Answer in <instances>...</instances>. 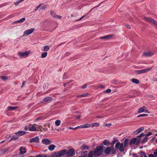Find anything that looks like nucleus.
Listing matches in <instances>:
<instances>
[{
    "label": "nucleus",
    "instance_id": "1",
    "mask_svg": "<svg viewBox=\"0 0 157 157\" xmlns=\"http://www.w3.org/2000/svg\"><path fill=\"white\" fill-rule=\"evenodd\" d=\"M103 148L101 146H98L88 154V157L99 156L103 153Z\"/></svg>",
    "mask_w": 157,
    "mask_h": 157
},
{
    "label": "nucleus",
    "instance_id": "2",
    "mask_svg": "<svg viewBox=\"0 0 157 157\" xmlns=\"http://www.w3.org/2000/svg\"><path fill=\"white\" fill-rule=\"evenodd\" d=\"M144 135V134L142 133L140 135L137 136V138H133L130 140L129 144L131 145L133 144H136V145L139 144L141 138L143 137Z\"/></svg>",
    "mask_w": 157,
    "mask_h": 157
},
{
    "label": "nucleus",
    "instance_id": "3",
    "mask_svg": "<svg viewBox=\"0 0 157 157\" xmlns=\"http://www.w3.org/2000/svg\"><path fill=\"white\" fill-rule=\"evenodd\" d=\"M115 152L116 149L114 148L113 146L107 147L104 151V153L107 155H109L110 153L114 154Z\"/></svg>",
    "mask_w": 157,
    "mask_h": 157
},
{
    "label": "nucleus",
    "instance_id": "4",
    "mask_svg": "<svg viewBox=\"0 0 157 157\" xmlns=\"http://www.w3.org/2000/svg\"><path fill=\"white\" fill-rule=\"evenodd\" d=\"M65 152L63 150V149L59 151H58L52 153L51 154L52 157H60L61 156L64 155V153Z\"/></svg>",
    "mask_w": 157,
    "mask_h": 157
},
{
    "label": "nucleus",
    "instance_id": "5",
    "mask_svg": "<svg viewBox=\"0 0 157 157\" xmlns=\"http://www.w3.org/2000/svg\"><path fill=\"white\" fill-rule=\"evenodd\" d=\"M152 67H153L150 68H146L141 70H136L134 71V72L136 75H139L144 73L151 70Z\"/></svg>",
    "mask_w": 157,
    "mask_h": 157
},
{
    "label": "nucleus",
    "instance_id": "6",
    "mask_svg": "<svg viewBox=\"0 0 157 157\" xmlns=\"http://www.w3.org/2000/svg\"><path fill=\"white\" fill-rule=\"evenodd\" d=\"M65 152V153H64V155H67L68 156L71 157L75 155V151L73 149H70L69 150L67 151L66 149H63Z\"/></svg>",
    "mask_w": 157,
    "mask_h": 157
},
{
    "label": "nucleus",
    "instance_id": "7",
    "mask_svg": "<svg viewBox=\"0 0 157 157\" xmlns=\"http://www.w3.org/2000/svg\"><path fill=\"white\" fill-rule=\"evenodd\" d=\"M144 19L145 21H147L151 24H153L157 27V21L151 18H147L145 17Z\"/></svg>",
    "mask_w": 157,
    "mask_h": 157
},
{
    "label": "nucleus",
    "instance_id": "8",
    "mask_svg": "<svg viewBox=\"0 0 157 157\" xmlns=\"http://www.w3.org/2000/svg\"><path fill=\"white\" fill-rule=\"evenodd\" d=\"M30 52L29 51H26L24 52H18V55L21 57H26L29 54Z\"/></svg>",
    "mask_w": 157,
    "mask_h": 157
},
{
    "label": "nucleus",
    "instance_id": "9",
    "mask_svg": "<svg viewBox=\"0 0 157 157\" xmlns=\"http://www.w3.org/2000/svg\"><path fill=\"white\" fill-rule=\"evenodd\" d=\"M34 28H32L29 29L27 30L24 32L23 35L25 36H28L29 35L32 33L34 31Z\"/></svg>",
    "mask_w": 157,
    "mask_h": 157
},
{
    "label": "nucleus",
    "instance_id": "10",
    "mask_svg": "<svg viewBox=\"0 0 157 157\" xmlns=\"http://www.w3.org/2000/svg\"><path fill=\"white\" fill-rule=\"evenodd\" d=\"M42 143L44 144L45 145H48L51 143L50 140L47 138L43 139L42 141Z\"/></svg>",
    "mask_w": 157,
    "mask_h": 157
},
{
    "label": "nucleus",
    "instance_id": "11",
    "mask_svg": "<svg viewBox=\"0 0 157 157\" xmlns=\"http://www.w3.org/2000/svg\"><path fill=\"white\" fill-rule=\"evenodd\" d=\"M29 142L30 143H39V137L37 136H36L34 138H31L29 140Z\"/></svg>",
    "mask_w": 157,
    "mask_h": 157
},
{
    "label": "nucleus",
    "instance_id": "12",
    "mask_svg": "<svg viewBox=\"0 0 157 157\" xmlns=\"http://www.w3.org/2000/svg\"><path fill=\"white\" fill-rule=\"evenodd\" d=\"M154 53L152 51L145 52L143 53V56L150 57L154 55Z\"/></svg>",
    "mask_w": 157,
    "mask_h": 157
},
{
    "label": "nucleus",
    "instance_id": "13",
    "mask_svg": "<svg viewBox=\"0 0 157 157\" xmlns=\"http://www.w3.org/2000/svg\"><path fill=\"white\" fill-rule=\"evenodd\" d=\"M145 113H148L147 111V108L145 106H143L140 108L138 110V113H142V112Z\"/></svg>",
    "mask_w": 157,
    "mask_h": 157
},
{
    "label": "nucleus",
    "instance_id": "14",
    "mask_svg": "<svg viewBox=\"0 0 157 157\" xmlns=\"http://www.w3.org/2000/svg\"><path fill=\"white\" fill-rule=\"evenodd\" d=\"M29 130L31 131H36V127L33 125L31 124H29Z\"/></svg>",
    "mask_w": 157,
    "mask_h": 157
},
{
    "label": "nucleus",
    "instance_id": "15",
    "mask_svg": "<svg viewBox=\"0 0 157 157\" xmlns=\"http://www.w3.org/2000/svg\"><path fill=\"white\" fill-rule=\"evenodd\" d=\"M144 128L143 127L140 128L134 132V134L136 135H137L140 133L141 132L143 131L144 130Z\"/></svg>",
    "mask_w": 157,
    "mask_h": 157
},
{
    "label": "nucleus",
    "instance_id": "16",
    "mask_svg": "<svg viewBox=\"0 0 157 157\" xmlns=\"http://www.w3.org/2000/svg\"><path fill=\"white\" fill-rule=\"evenodd\" d=\"M19 151H20V154L21 155H23L26 153V149L25 147H21L19 148Z\"/></svg>",
    "mask_w": 157,
    "mask_h": 157
},
{
    "label": "nucleus",
    "instance_id": "17",
    "mask_svg": "<svg viewBox=\"0 0 157 157\" xmlns=\"http://www.w3.org/2000/svg\"><path fill=\"white\" fill-rule=\"evenodd\" d=\"M25 133V132L24 131H19L15 133L16 135L18 136L23 135Z\"/></svg>",
    "mask_w": 157,
    "mask_h": 157
},
{
    "label": "nucleus",
    "instance_id": "18",
    "mask_svg": "<svg viewBox=\"0 0 157 157\" xmlns=\"http://www.w3.org/2000/svg\"><path fill=\"white\" fill-rule=\"evenodd\" d=\"M52 98L50 97H47L45 98L44 99V101L46 103H49L52 101Z\"/></svg>",
    "mask_w": 157,
    "mask_h": 157
},
{
    "label": "nucleus",
    "instance_id": "19",
    "mask_svg": "<svg viewBox=\"0 0 157 157\" xmlns=\"http://www.w3.org/2000/svg\"><path fill=\"white\" fill-rule=\"evenodd\" d=\"M112 36L111 35H109L106 36H101L98 38L99 39H110L111 36Z\"/></svg>",
    "mask_w": 157,
    "mask_h": 157
},
{
    "label": "nucleus",
    "instance_id": "20",
    "mask_svg": "<svg viewBox=\"0 0 157 157\" xmlns=\"http://www.w3.org/2000/svg\"><path fill=\"white\" fill-rule=\"evenodd\" d=\"M56 146L54 144H51L48 147V149L50 151H53L54 150Z\"/></svg>",
    "mask_w": 157,
    "mask_h": 157
},
{
    "label": "nucleus",
    "instance_id": "21",
    "mask_svg": "<svg viewBox=\"0 0 157 157\" xmlns=\"http://www.w3.org/2000/svg\"><path fill=\"white\" fill-rule=\"evenodd\" d=\"M89 147L86 144L82 145L80 148V149L82 150H85L88 149Z\"/></svg>",
    "mask_w": 157,
    "mask_h": 157
},
{
    "label": "nucleus",
    "instance_id": "22",
    "mask_svg": "<svg viewBox=\"0 0 157 157\" xmlns=\"http://www.w3.org/2000/svg\"><path fill=\"white\" fill-rule=\"evenodd\" d=\"M18 108L17 106H9L7 108V109L8 111H11V110H14Z\"/></svg>",
    "mask_w": 157,
    "mask_h": 157
},
{
    "label": "nucleus",
    "instance_id": "23",
    "mask_svg": "<svg viewBox=\"0 0 157 157\" xmlns=\"http://www.w3.org/2000/svg\"><path fill=\"white\" fill-rule=\"evenodd\" d=\"M79 127V128H89L90 127V125L88 124H83L82 125H80Z\"/></svg>",
    "mask_w": 157,
    "mask_h": 157
},
{
    "label": "nucleus",
    "instance_id": "24",
    "mask_svg": "<svg viewBox=\"0 0 157 157\" xmlns=\"http://www.w3.org/2000/svg\"><path fill=\"white\" fill-rule=\"evenodd\" d=\"M126 147L122 143H121V145L120 146L119 150L120 151H123L124 150V148Z\"/></svg>",
    "mask_w": 157,
    "mask_h": 157
},
{
    "label": "nucleus",
    "instance_id": "25",
    "mask_svg": "<svg viewBox=\"0 0 157 157\" xmlns=\"http://www.w3.org/2000/svg\"><path fill=\"white\" fill-rule=\"evenodd\" d=\"M25 20V17H23L19 20L14 21L13 22V23H22V22H23Z\"/></svg>",
    "mask_w": 157,
    "mask_h": 157
},
{
    "label": "nucleus",
    "instance_id": "26",
    "mask_svg": "<svg viewBox=\"0 0 157 157\" xmlns=\"http://www.w3.org/2000/svg\"><path fill=\"white\" fill-rule=\"evenodd\" d=\"M143 138L142 140L141 141V143H145L147 142L148 140V137L146 136Z\"/></svg>",
    "mask_w": 157,
    "mask_h": 157
},
{
    "label": "nucleus",
    "instance_id": "27",
    "mask_svg": "<svg viewBox=\"0 0 157 157\" xmlns=\"http://www.w3.org/2000/svg\"><path fill=\"white\" fill-rule=\"evenodd\" d=\"M104 144L106 146H109L110 145V142L107 140H105L103 142Z\"/></svg>",
    "mask_w": 157,
    "mask_h": 157
},
{
    "label": "nucleus",
    "instance_id": "28",
    "mask_svg": "<svg viewBox=\"0 0 157 157\" xmlns=\"http://www.w3.org/2000/svg\"><path fill=\"white\" fill-rule=\"evenodd\" d=\"M128 141L129 139L128 138H126L125 139V140L124 141V142L122 143L124 145V146L126 147L127 144L128 142Z\"/></svg>",
    "mask_w": 157,
    "mask_h": 157
},
{
    "label": "nucleus",
    "instance_id": "29",
    "mask_svg": "<svg viewBox=\"0 0 157 157\" xmlns=\"http://www.w3.org/2000/svg\"><path fill=\"white\" fill-rule=\"evenodd\" d=\"M132 82L136 84H138L139 83V81L136 79L133 78L131 80Z\"/></svg>",
    "mask_w": 157,
    "mask_h": 157
},
{
    "label": "nucleus",
    "instance_id": "30",
    "mask_svg": "<svg viewBox=\"0 0 157 157\" xmlns=\"http://www.w3.org/2000/svg\"><path fill=\"white\" fill-rule=\"evenodd\" d=\"M50 14L53 17L56 18V15L55 12L53 11H52L50 12Z\"/></svg>",
    "mask_w": 157,
    "mask_h": 157
},
{
    "label": "nucleus",
    "instance_id": "31",
    "mask_svg": "<svg viewBox=\"0 0 157 157\" xmlns=\"http://www.w3.org/2000/svg\"><path fill=\"white\" fill-rule=\"evenodd\" d=\"M121 143L120 142L117 143H116V144H115V148L117 149H119V148L120 147V146L121 145Z\"/></svg>",
    "mask_w": 157,
    "mask_h": 157
},
{
    "label": "nucleus",
    "instance_id": "32",
    "mask_svg": "<svg viewBox=\"0 0 157 157\" xmlns=\"http://www.w3.org/2000/svg\"><path fill=\"white\" fill-rule=\"evenodd\" d=\"M140 155L141 156L140 157H147V156L146 155L145 153L143 151H140Z\"/></svg>",
    "mask_w": 157,
    "mask_h": 157
},
{
    "label": "nucleus",
    "instance_id": "33",
    "mask_svg": "<svg viewBox=\"0 0 157 157\" xmlns=\"http://www.w3.org/2000/svg\"><path fill=\"white\" fill-rule=\"evenodd\" d=\"M47 55V52H44L42 53L41 57L42 58H45Z\"/></svg>",
    "mask_w": 157,
    "mask_h": 157
},
{
    "label": "nucleus",
    "instance_id": "34",
    "mask_svg": "<svg viewBox=\"0 0 157 157\" xmlns=\"http://www.w3.org/2000/svg\"><path fill=\"white\" fill-rule=\"evenodd\" d=\"M49 49V46L48 45H46L44 46L43 51H47Z\"/></svg>",
    "mask_w": 157,
    "mask_h": 157
},
{
    "label": "nucleus",
    "instance_id": "35",
    "mask_svg": "<svg viewBox=\"0 0 157 157\" xmlns=\"http://www.w3.org/2000/svg\"><path fill=\"white\" fill-rule=\"evenodd\" d=\"M61 123V121L59 120H57L55 122V124L56 125L59 126L60 125Z\"/></svg>",
    "mask_w": 157,
    "mask_h": 157
},
{
    "label": "nucleus",
    "instance_id": "36",
    "mask_svg": "<svg viewBox=\"0 0 157 157\" xmlns=\"http://www.w3.org/2000/svg\"><path fill=\"white\" fill-rule=\"evenodd\" d=\"M118 141V140L116 138H114L113 140L111 142V144H113V145L114 144L116 143Z\"/></svg>",
    "mask_w": 157,
    "mask_h": 157
},
{
    "label": "nucleus",
    "instance_id": "37",
    "mask_svg": "<svg viewBox=\"0 0 157 157\" xmlns=\"http://www.w3.org/2000/svg\"><path fill=\"white\" fill-rule=\"evenodd\" d=\"M100 124L98 123H94L92 124V127H94V126H99Z\"/></svg>",
    "mask_w": 157,
    "mask_h": 157
},
{
    "label": "nucleus",
    "instance_id": "38",
    "mask_svg": "<svg viewBox=\"0 0 157 157\" xmlns=\"http://www.w3.org/2000/svg\"><path fill=\"white\" fill-rule=\"evenodd\" d=\"M35 157H47V156L44 154H42L36 155Z\"/></svg>",
    "mask_w": 157,
    "mask_h": 157
},
{
    "label": "nucleus",
    "instance_id": "39",
    "mask_svg": "<svg viewBox=\"0 0 157 157\" xmlns=\"http://www.w3.org/2000/svg\"><path fill=\"white\" fill-rule=\"evenodd\" d=\"M18 136H13V137L10 140V141H11L12 140H16L18 138Z\"/></svg>",
    "mask_w": 157,
    "mask_h": 157
},
{
    "label": "nucleus",
    "instance_id": "40",
    "mask_svg": "<svg viewBox=\"0 0 157 157\" xmlns=\"http://www.w3.org/2000/svg\"><path fill=\"white\" fill-rule=\"evenodd\" d=\"M1 78L2 80L5 81L7 79L8 77L7 76H2L1 77Z\"/></svg>",
    "mask_w": 157,
    "mask_h": 157
},
{
    "label": "nucleus",
    "instance_id": "41",
    "mask_svg": "<svg viewBox=\"0 0 157 157\" xmlns=\"http://www.w3.org/2000/svg\"><path fill=\"white\" fill-rule=\"evenodd\" d=\"M148 116V114H140L137 116V117H145Z\"/></svg>",
    "mask_w": 157,
    "mask_h": 157
},
{
    "label": "nucleus",
    "instance_id": "42",
    "mask_svg": "<svg viewBox=\"0 0 157 157\" xmlns=\"http://www.w3.org/2000/svg\"><path fill=\"white\" fill-rule=\"evenodd\" d=\"M21 2L20 0H19L18 1H17L16 2H14V4L16 6L18 5L20 3H21Z\"/></svg>",
    "mask_w": 157,
    "mask_h": 157
},
{
    "label": "nucleus",
    "instance_id": "43",
    "mask_svg": "<svg viewBox=\"0 0 157 157\" xmlns=\"http://www.w3.org/2000/svg\"><path fill=\"white\" fill-rule=\"evenodd\" d=\"M111 90L110 89H108L104 91V92L106 93H110L111 92Z\"/></svg>",
    "mask_w": 157,
    "mask_h": 157
},
{
    "label": "nucleus",
    "instance_id": "44",
    "mask_svg": "<svg viewBox=\"0 0 157 157\" xmlns=\"http://www.w3.org/2000/svg\"><path fill=\"white\" fill-rule=\"evenodd\" d=\"M152 134V133L151 132H149L146 134H144V136H146L147 137V136H149L151 135Z\"/></svg>",
    "mask_w": 157,
    "mask_h": 157
},
{
    "label": "nucleus",
    "instance_id": "45",
    "mask_svg": "<svg viewBox=\"0 0 157 157\" xmlns=\"http://www.w3.org/2000/svg\"><path fill=\"white\" fill-rule=\"evenodd\" d=\"M148 156L149 157H157V156H156L155 155H154V154H150L148 155Z\"/></svg>",
    "mask_w": 157,
    "mask_h": 157
},
{
    "label": "nucleus",
    "instance_id": "46",
    "mask_svg": "<svg viewBox=\"0 0 157 157\" xmlns=\"http://www.w3.org/2000/svg\"><path fill=\"white\" fill-rule=\"evenodd\" d=\"M41 5H42V4H40L39 6H37L36 7L35 9V11H36L40 7Z\"/></svg>",
    "mask_w": 157,
    "mask_h": 157
},
{
    "label": "nucleus",
    "instance_id": "47",
    "mask_svg": "<svg viewBox=\"0 0 157 157\" xmlns=\"http://www.w3.org/2000/svg\"><path fill=\"white\" fill-rule=\"evenodd\" d=\"M79 128V127L78 126V127H76L75 128H72L71 127H69L68 128H69V129H70L75 130V129H77V128Z\"/></svg>",
    "mask_w": 157,
    "mask_h": 157
},
{
    "label": "nucleus",
    "instance_id": "48",
    "mask_svg": "<svg viewBox=\"0 0 157 157\" xmlns=\"http://www.w3.org/2000/svg\"><path fill=\"white\" fill-rule=\"evenodd\" d=\"M88 94L87 93H85L81 94L82 97H85L87 96L88 95Z\"/></svg>",
    "mask_w": 157,
    "mask_h": 157
},
{
    "label": "nucleus",
    "instance_id": "49",
    "mask_svg": "<svg viewBox=\"0 0 157 157\" xmlns=\"http://www.w3.org/2000/svg\"><path fill=\"white\" fill-rule=\"evenodd\" d=\"M78 157H88V154L84 155L83 156H78Z\"/></svg>",
    "mask_w": 157,
    "mask_h": 157
},
{
    "label": "nucleus",
    "instance_id": "50",
    "mask_svg": "<svg viewBox=\"0 0 157 157\" xmlns=\"http://www.w3.org/2000/svg\"><path fill=\"white\" fill-rule=\"evenodd\" d=\"M87 151H83L81 152V155L82 154H85L87 153Z\"/></svg>",
    "mask_w": 157,
    "mask_h": 157
},
{
    "label": "nucleus",
    "instance_id": "51",
    "mask_svg": "<svg viewBox=\"0 0 157 157\" xmlns=\"http://www.w3.org/2000/svg\"><path fill=\"white\" fill-rule=\"evenodd\" d=\"M152 80L154 82L157 81V78L155 77H153Z\"/></svg>",
    "mask_w": 157,
    "mask_h": 157
},
{
    "label": "nucleus",
    "instance_id": "52",
    "mask_svg": "<svg viewBox=\"0 0 157 157\" xmlns=\"http://www.w3.org/2000/svg\"><path fill=\"white\" fill-rule=\"evenodd\" d=\"M29 125H28V126H25V127L24 129L25 130H27L28 129H29Z\"/></svg>",
    "mask_w": 157,
    "mask_h": 157
},
{
    "label": "nucleus",
    "instance_id": "53",
    "mask_svg": "<svg viewBox=\"0 0 157 157\" xmlns=\"http://www.w3.org/2000/svg\"><path fill=\"white\" fill-rule=\"evenodd\" d=\"M125 27L128 29H130L131 28L130 25L128 24H126L125 25Z\"/></svg>",
    "mask_w": 157,
    "mask_h": 157
},
{
    "label": "nucleus",
    "instance_id": "54",
    "mask_svg": "<svg viewBox=\"0 0 157 157\" xmlns=\"http://www.w3.org/2000/svg\"><path fill=\"white\" fill-rule=\"evenodd\" d=\"M11 137V135H7L6 136V138L7 139H8Z\"/></svg>",
    "mask_w": 157,
    "mask_h": 157
},
{
    "label": "nucleus",
    "instance_id": "55",
    "mask_svg": "<svg viewBox=\"0 0 157 157\" xmlns=\"http://www.w3.org/2000/svg\"><path fill=\"white\" fill-rule=\"evenodd\" d=\"M154 155H155L157 157V148L156 149L155 151L153 152Z\"/></svg>",
    "mask_w": 157,
    "mask_h": 157
},
{
    "label": "nucleus",
    "instance_id": "56",
    "mask_svg": "<svg viewBox=\"0 0 157 157\" xmlns=\"http://www.w3.org/2000/svg\"><path fill=\"white\" fill-rule=\"evenodd\" d=\"M132 155L133 156L135 157H139L138 156L136 153L133 154Z\"/></svg>",
    "mask_w": 157,
    "mask_h": 157
},
{
    "label": "nucleus",
    "instance_id": "57",
    "mask_svg": "<svg viewBox=\"0 0 157 157\" xmlns=\"http://www.w3.org/2000/svg\"><path fill=\"white\" fill-rule=\"evenodd\" d=\"M46 8V6H41L40 8V9H41L42 10H44Z\"/></svg>",
    "mask_w": 157,
    "mask_h": 157
},
{
    "label": "nucleus",
    "instance_id": "58",
    "mask_svg": "<svg viewBox=\"0 0 157 157\" xmlns=\"http://www.w3.org/2000/svg\"><path fill=\"white\" fill-rule=\"evenodd\" d=\"M56 18H58L59 19H60L61 18V17L59 15H56Z\"/></svg>",
    "mask_w": 157,
    "mask_h": 157
},
{
    "label": "nucleus",
    "instance_id": "59",
    "mask_svg": "<svg viewBox=\"0 0 157 157\" xmlns=\"http://www.w3.org/2000/svg\"><path fill=\"white\" fill-rule=\"evenodd\" d=\"M86 86L87 85L86 84H85L82 87V88L83 89H85L86 88Z\"/></svg>",
    "mask_w": 157,
    "mask_h": 157
},
{
    "label": "nucleus",
    "instance_id": "60",
    "mask_svg": "<svg viewBox=\"0 0 157 157\" xmlns=\"http://www.w3.org/2000/svg\"><path fill=\"white\" fill-rule=\"evenodd\" d=\"M104 86H103V85H100V86H99V87L100 88H104Z\"/></svg>",
    "mask_w": 157,
    "mask_h": 157
},
{
    "label": "nucleus",
    "instance_id": "61",
    "mask_svg": "<svg viewBox=\"0 0 157 157\" xmlns=\"http://www.w3.org/2000/svg\"><path fill=\"white\" fill-rule=\"evenodd\" d=\"M19 156V155H15L14 156H13V157H17L18 156Z\"/></svg>",
    "mask_w": 157,
    "mask_h": 157
},
{
    "label": "nucleus",
    "instance_id": "62",
    "mask_svg": "<svg viewBox=\"0 0 157 157\" xmlns=\"http://www.w3.org/2000/svg\"><path fill=\"white\" fill-rule=\"evenodd\" d=\"M77 98L82 97L81 94L77 96Z\"/></svg>",
    "mask_w": 157,
    "mask_h": 157
},
{
    "label": "nucleus",
    "instance_id": "63",
    "mask_svg": "<svg viewBox=\"0 0 157 157\" xmlns=\"http://www.w3.org/2000/svg\"><path fill=\"white\" fill-rule=\"evenodd\" d=\"M155 137H153L152 138V140H155Z\"/></svg>",
    "mask_w": 157,
    "mask_h": 157
},
{
    "label": "nucleus",
    "instance_id": "64",
    "mask_svg": "<svg viewBox=\"0 0 157 157\" xmlns=\"http://www.w3.org/2000/svg\"><path fill=\"white\" fill-rule=\"evenodd\" d=\"M25 82H23L22 83V87L23 86V85H24V84H25Z\"/></svg>",
    "mask_w": 157,
    "mask_h": 157
}]
</instances>
